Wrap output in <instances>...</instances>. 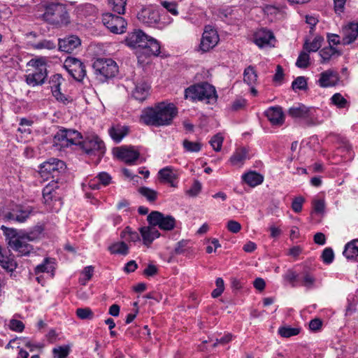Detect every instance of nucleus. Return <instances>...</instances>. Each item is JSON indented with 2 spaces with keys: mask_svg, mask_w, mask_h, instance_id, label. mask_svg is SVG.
Returning a JSON list of instances; mask_svg holds the SVG:
<instances>
[{
  "mask_svg": "<svg viewBox=\"0 0 358 358\" xmlns=\"http://www.w3.org/2000/svg\"><path fill=\"white\" fill-rule=\"evenodd\" d=\"M331 100L332 103L339 108H344L348 106V101L340 93L334 94Z\"/></svg>",
  "mask_w": 358,
  "mask_h": 358,
  "instance_id": "nucleus-45",
  "label": "nucleus"
},
{
  "mask_svg": "<svg viewBox=\"0 0 358 358\" xmlns=\"http://www.w3.org/2000/svg\"><path fill=\"white\" fill-rule=\"evenodd\" d=\"M292 87L294 90H306L308 89V84L306 78L304 76L297 77L292 83Z\"/></svg>",
  "mask_w": 358,
  "mask_h": 358,
  "instance_id": "nucleus-44",
  "label": "nucleus"
},
{
  "mask_svg": "<svg viewBox=\"0 0 358 358\" xmlns=\"http://www.w3.org/2000/svg\"><path fill=\"white\" fill-rule=\"evenodd\" d=\"M44 13L41 18L55 28L68 26L70 22V15L66 5L57 1H46L43 4Z\"/></svg>",
  "mask_w": 358,
  "mask_h": 358,
  "instance_id": "nucleus-2",
  "label": "nucleus"
},
{
  "mask_svg": "<svg viewBox=\"0 0 358 358\" xmlns=\"http://www.w3.org/2000/svg\"><path fill=\"white\" fill-rule=\"evenodd\" d=\"M8 326L11 330L17 332H22L24 329L23 322L15 319L10 320Z\"/></svg>",
  "mask_w": 358,
  "mask_h": 358,
  "instance_id": "nucleus-54",
  "label": "nucleus"
},
{
  "mask_svg": "<svg viewBox=\"0 0 358 358\" xmlns=\"http://www.w3.org/2000/svg\"><path fill=\"white\" fill-rule=\"evenodd\" d=\"M275 37L272 31L267 29H262L258 31L255 38V42L259 47H264L266 45H272V40H274Z\"/></svg>",
  "mask_w": 358,
  "mask_h": 358,
  "instance_id": "nucleus-21",
  "label": "nucleus"
},
{
  "mask_svg": "<svg viewBox=\"0 0 358 358\" xmlns=\"http://www.w3.org/2000/svg\"><path fill=\"white\" fill-rule=\"evenodd\" d=\"M313 210L316 213L323 215L325 211V203L324 200H314L313 202Z\"/></svg>",
  "mask_w": 358,
  "mask_h": 358,
  "instance_id": "nucleus-56",
  "label": "nucleus"
},
{
  "mask_svg": "<svg viewBox=\"0 0 358 358\" xmlns=\"http://www.w3.org/2000/svg\"><path fill=\"white\" fill-rule=\"evenodd\" d=\"M315 109L313 107L299 103L297 106H293L288 110V115L293 118L303 119L308 126L315 125Z\"/></svg>",
  "mask_w": 358,
  "mask_h": 358,
  "instance_id": "nucleus-9",
  "label": "nucleus"
},
{
  "mask_svg": "<svg viewBox=\"0 0 358 358\" xmlns=\"http://www.w3.org/2000/svg\"><path fill=\"white\" fill-rule=\"evenodd\" d=\"M162 6L165 8L172 15H177L178 14L177 10V3L174 1H164L161 2Z\"/></svg>",
  "mask_w": 358,
  "mask_h": 358,
  "instance_id": "nucleus-55",
  "label": "nucleus"
},
{
  "mask_svg": "<svg viewBox=\"0 0 358 358\" xmlns=\"http://www.w3.org/2000/svg\"><path fill=\"white\" fill-rule=\"evenodd\" d=\"M335 54H338V55H340L341 53L331 45H329L328 47L322 48L320 51V55L322 57L321 63H327V62L329 61L331 57Z\"/></svg>",
  "mask_w": 358,
  "mask_h": 358,
  "instance_id": "nucleus-32",
  "label": "nucleus"
},
{
  "mask_svg": "<svg viewBox=\"0 0 358 358\" xmlns=\"http://www.w3.org/2000/svg\"><path fill=\"white\" fill-rule=\"evenodd\" d=\"M177 115L178 108L173 103L160 102L152 107L144 108L140 116V121L147 126H168L172 124Z\"/></svg>",
  "mask_w": 358,
  "mask_h": 358,
  "instance_id": "nucleus-1",
  "label": "nucleus"
},
{
  "mask_svg": "<svg viewBox=\"0 0 358 358\" xmlns=\"http://www.w3.org/2000/svg\"><path fill=\"white\" fill-rule=\"evenodd\" d=\"M297 67L306 69L310 65V56L308 52L302 51L299 54L296 62Z\"/></svg>",
  "mask_w": 358,
  "mask_h": 358,
  "instance_id": "nucleus-42",
  "label": "nucleus"
},
{
  "mask_svg": "<svg viewBox=\"0 0 358 358\" xmlns=\"http://www.w3.org/2000/svg\"><path fill=\"white\" fill-rule=\"evenodd\" d=\"M138 192L151 203L155 202L157 198V192L147 187H140Z\"/></svg>",
  "mask_w": 358,
  "mask_h": 358,
  "instance_id": "nucleus-37",
  "label": "nucleus"
},
{
  "mask_svg": "<svg viewBox=\"0 0 358 358\" xmlns=\"http://www.w3.org/2000/svg\"><path fill=\"white\" fill-rule=\"evenodd\" d=\"M302 285L306 287L307 289H310L314 287L315 282V278L310 273V268L304 266L302 271Z\"/></svg>",
  "mask_w": 358,
  "mask_h": 358,
  "instance_id": "nucleus-30",
  "label": "nucleus"
},
{
  "mask_svg": "<svg viewBox=\"0 0 358 358\" xmlns=\"http://www.w3.org/2000/svg\"><path fill=\"white\" fill-rule=\"evenodd\" d=\"M97 178L100 183L105 186L109 185L111 180V177L108 173L106 172H101L99 173Z\"/></svg>",
  "mask_w": 358,
  "mask_h": 358,
  "instance_id": "nucleus-63",
  "label": "nucleus"
},
{
  "mask_svg": "<svg viewBox=\"0 0 358 358\" xmlns=\"http://www.w3.org/2000/svg\"><path fill=\"white\" fill-rule=\"evenodd\" d=\"M116 156L127 164H133L139 156V152L134 150L133 148L120 147L117 148Z\"/></svg>",
  "mask_w": 358,
  "mask_h": 358,
  "instance_id": "nucleus-16",
  "label": "nucleus"
},
{
  "mask_svg": "<svg viewBox=\"0 0 358 358\" xmlns=\"http://www.w3.org/2000/svg\"><path fill=\"white\" fill-rule=\"evenodd\" d=\"M305 199L303 196H296L293 199L292 203V208L295 213H300L302 210L303 203Z\"/></svg>",
  "mask_w": 358,
  "mask_h": 358,
  "instance_id": "nucleus-53",
  "label": "nucleus"
},
{
  "mask_svg": "<svg viewBox=\"0 0 358 358\" xmlns=\"http://www.w3.org/2000/svg\"><path fill=\"white\" fill-rule=\"evenodd\" d=\"M62 77L60 74L54 75L50 80L51 89L52 95L55 99L64 104L69 102V99L66 96L62 94L60 91L61 80Z\"/></svg>",
  "mask_w": 358,
  "mask_h": 358,
  "instance_id": "nucleus-18",
  "label": "nucleus"
},
{
  "mask_svg": "<svg viewBox=\"0 0 358 358\" xmlns=\"http://www.w3.org/2000/svg\"><path fill=\"white\" fill-rule=\"evenodd\" d=\"M77 64L83 65V62L76 57H68L64 62V66L67 70L68 67L73 68Z\"/></svg>",
  "mask_w": 358,
  "mask_h": 358,
  "instance_id": "nucleus-60",
  "label": "nucleus"
},
{
  "mask_svg": "<svg viewBox=\"0 0 358 358\" xmlns=\"http://www.w3.org/2000/svg\"><path fill=\"white\" fill-rule=\"evenodd\" d=\"M149 36L145 34L143 31L138 29L129 34L126 38L127 44L134 49L145 48L148 46Z\"/></svg>",
  "mask_w": 358,
  "mask_h": 358,
  "instance_id": "nucleus-12",
  "label": "nucleus"
},
{
  "mask_svg": "<svg viewBox=\"0 0 358 358\" xmlns=\"http://www.w3.org/2000/svg\"><path fill=\"white\" fill-rule=\"evenodd\" d=\"M137 17L140 22L150 27L157 24L160 20L159 12L150 8H143Z\"/></svg>",
  "mask_w": 358,
  "mask_h": 358,
  "instance_id": "nucleus-15",
  "label": "nucleus"
},
{
  "mask_svg": "<svg viewBox=\"0 0 358 358\" xmlns=\"http://www.w3.org/2000/svg\"><path fill=\"white\" fill-rule=\"evenodd\" d=\"M1 229L3 231V234L6 237V241H8V244L10 246V243L12 241H15V239H20L22 238H24V234L21 231H17L13 228H9L5 226H1Z\"/></svg>",
  "mask_w": 358,
  "mask_h": 358,
  "instance_id": "nucleus-26",
  "label": "nucleus"
},
{
  "mask_svg": "<svg viewBox=\"0 0 358 358\" xmlns=\"http://www.w3.org/2000/svg\"><path fill=\"white\" fill-rule=\"evenodd\" d=\"M34 49L41 50V49H47V50H53L57 47V43L51 40L44 39L38 43H36L32 45Z\"/></svg>",
  "mask_w": 358,
  "mask_h": 358,
  "instance_id": "nucleus-41",
  "label": "nucleus"
},
{
  "mask_svg": "<svg viewBox=\"0 0 358 358\" xmlns=\"http://www.w3.org/2000/svg\"><path fill=\"white\" fill-rule=\"evenodd\" d=\"M149 86L145 83H140L136 85L133 91V96L139 101H143L148 95Z\"/></svg>",
  "mask_w": 358,
  "mask_h": 358,
  "instance_id": "nucleus-28",
  "label": "nucleus"
},
{
  "mask_svg": "<svg viewBox=\"0 0 358 358\" xmlns=\"http://www.w3.org/2000/svg\"><path fill=\"white\" fill-rule=\"evenodd\" d=\"M150 225H157L159 228L164 231H171L175 228L176 219L169 215H165L157 210L152 211L147 217Z\"/></svg>",
  "mask_w": 358,
  "mask_h": 358,
  "instance_id": "nucleus-8",
  "label": "nucleus"
},
{
  "mask_svg": "<svg viewBox=\"0 0 358 358\" xmlns=\"http://www.w3.org/2000/svg\"><path fill=\"white\" fill-rule=\"evenodd\" d=\"M298 276L299 274L296 271H293L292 269H289L287 271L283 278L284 280L291 284L292 287H295Z\"/></svg>",
  "mask_w": 358,
  "mask_h": 358,
  "instance_id": "nucleus-50",
  "label": "nucleus"
},
{
  "mask_svg": "<svg viewBox=\"0 0 358 358\" xmlns=\"http://www.w3.org/2000/svg\"><path fill=\"white\" fill-rule=\"evenodd\" d=\"M69 348L68 346H60L54 348L52 352L57 358H66L69 353Z\"/></svg>",
  "mask_w": 358,
  "mask_h": 358,
  "instance_id": "nucleus-52",
  "label": "nucleus"
},
{
  "mask_svg": "<svg viewBox=\"0 0 358 358\" xmlns=\"http://www.w3.org/2000/svg\"><path fill=\"white\" fill-rule=\"evenodd\" d=\"M68 72L76 80L80 82L86 76L85 66L83 63V65L77 64L73 68L68 67Z\"/></svg>",
  "mask_w": 358,
  "mask_h": 358,
  "instance_id": "nucleus-29",
  "label": "nucleus"
},
{
  "mask_svg": "<svg viewBox=\"0 0 358 358\" xmlns=\"http://www.w3.org/2000/svg\"><path fill=\"white\" fill-rule=\"evenodd\" d=\"M343 45H349L353 43L358 36V23L350 22L343 29Z\"/></svg>",
  "mask_w": 358,
  "mask_h": 358,
  "instance_id": "nucleus-20",
  "label": "nucleus"
},
{
  "mask_svg": "<svg viewBox=\"0 0 358 358\" xmlns=\"http://www.w3.org/2000/svg\"><path fill=\"white\" fill-rule=\"evenodd\" d=\"M201 189V184L198 180L194 181L192 187L187 191V194L192 196H196Z\"/></svg>",
  "mask_w": 358,
  "mask_h": 358,
  "instance_id": "nucleus-62",
  "label": "nucleus"
},
{
  "mask_svg": "<svg viewBox=\"0 0 358 358\" xmlns=\"http://www.w3.org/2000/svg\"><path fill=\"white\" fill-rule=\"evenodd\" d=\"M265 115L273 125H282L285 121V115L280 106H272L265 111Z\"/></svg>",
  "mask_w": 358,
  "mask_h": 358,
  "instance_id": "nucleus-19",
  "label": "nucleus"
},
{
  "mask_svg": "<svg viewBox=\"0 0 358 358\" xmlns=\"http://www.w3.org/2000/svg\"><path fill=\"white\" fill-rule=\"evenodd\" d=\"M247 155L248 150L245 148H239L230 157V162L233 165L241 164L247 158Z\"/></svg>",
  "mask_w": 358,
  "mask_h": 358,
  "instance_id": "nucleus-31",
  "label": "nucleus"
},
{
  "mask_svg": "<svg viewBox=\"0 0 358 358\" xmlns=\"http://www.w3.org/2000/svg\"><path fill=\"white\" fill-rule=\"evenodd\" d=\"M324 38L322 36H316L311 43L306 41L303 44V49L308 52L317 51L321 45Z\"/></svg>",
  "mask_w": 358,
  "mask_h": 358,
  "instance_id": "nucleus-35",
  "label": "nucleus"
},
{
  "mask_svg": "<svg viewBox=\"0 0 358 358\" xmlns=\"http://www.w3.org/2000/svg\"><path fill=\"white\" fill-rule=\"evenodd\" d=\"M338 81V73L336 71L329 69L320 73L318 83L320 87H328L336 85Z\"/></svg>",
  "mask_w": 358,
  "mask_h": 358,
  "instance_id": "nucleus-17",
  "label": "nucleus"
},
{
  "mask_svg": "<svg viewBox=\"0 0 358 358\" xmlns=\"http://www.w3.org/2000/svg\"><path fill=\"white\" fill-rule=\"evenodd\" d=\"M343 255L348 259H355L358 256V239L348 242L345 245Z\"/></svg>",
  "mask_w": 358,
  "mask_h": 358,
  "instance_id": "nucleus-24",
  "label": "nucleus"
},
{
  "mask_svg": "<svg viewBox=\"0 0 358 358\" xmlns=\"http://www.w3.org/2000/svg\"><path fill=\"white\" fill-rule=\"evenodd\" d=\"M227 228L230 232L236 234L241 229V225L239 222L231 220L227 222Z\"/></svg>",
  "mask_w": 358,
  "mask_h": 358,
  "instance_id": "nucleus-59",
  "label": "nucleus"
},
{
  "mask_svg": "<svg viewBox=\"0 0 358 358\" xmlns=\"http://www.w3.org/2000/svg\"><path fill=\"white\" fill-rule=\"evenodd\" d=\"M81 45V40L76 35L66 36L63 38L58 39L59 50L66 53H72Z\"/></svg>",
  "mask_w": 358,
  "mask_h": 358,
  "instance_id": "nucleus-13",
  "label": "nucleus"
},
{
  "mask_svg": "<svg viewBox=\"0 0 358 358\" xmlns=\"http://www.w3.org/2000/svg\"><path fill=\"white\" fill-rule=\"evenodd\" d=\"M57 183L55 182L53 184L49 183L43 189V197L45 200V203H48L52 200L55 196V189L58 188Z\"/></svg>",
  "mask_w": 358,
  "mask_h": 358,
  "instance_id": "nucleus-34",
  "label": "nucleus"
},
{
  "mask_svg": "<svg viewBox=\"0 0 358 358\" xmlns=\"http://www.w3.org/2000/svg\"><path fill=\"white\" fill-rule=\"evenodd\" d=\"M322 259L326 264L332 263L334 259V253L331 248H326L322 253Z\"/></svg>",
  "mask_w": 358,
  "mask_h": 358,
  "instance_id": "nucleus-49",
  "label": "nucleus"
},
{
  "mask_svg": "<svg viewBox=\"0 0 358 358\" xmlns=\"http://www.w3.org/2000/svg\"><path fill=\"white\" fill-rule=\"evenodd\" d=\"M244 81L248 85H252L255 84L257 79V75L254 68L249 66L244 71Z\"/></svg>",
  "mask_w": 358,
  "mask_h": 358,
  "instance_id": "nucleus-36",
  "label": "nucleus"
},
{
  "mask_svg": "<svg viewBox=\"0 0 358 358\" xmlns=\"http://www.w3.org/2000/svg\"><path fill=\"white\" fill-rule=\"evenodd\" d=\"M159 178L165 182H168L171 187H176L174 180L176 179V176L173 173V169L170 167H166L161 169L159 173Z\"/></svg>",
  "mask_w": 358,
  "mask_h": 358,
  "instance_id": "nucleus-27",
  "label": "nucleus"
},
{
  "mask_svg": "<svg viewBox=\"0 0 358 358\" xmlns=\"http://www.w3.org/2000/svg\"><path fill=\"white\" fill-rule=\"evenodd\" d=\"M76 315L81 320H91L94 317V313L90 308H78Z\"/></svg>",
  "mask_w": 358,
  "mask_h": 358,
  "instance_id": "nucleus-47",
  "label": "nucleus"
},
{
  "mask_svg": "<svg viewBox=\"0 0 358 358\" xmlns=\"http://www.w3.org/2000/svg\"><path fill=\"white\" fill-rule=\"evenodd\" d=\"M124 234H128L129 239L131 241H140L139 234L136 231H131V228L127 227L122 232V237H124Z\"/></svg>",
  "mask_w": 358,
  "mask_h": 358,
  "instance_id": "nucleus-58",
  "label": "nucleus"
},
{
  "mask_svg": "<svg viewBox=\"0 0 358 358\" xmlns=\"http://www.w3.org/2000/svg\"><path fill=\"white\" fill-rule=\"evenodd\" d=\"M108 250L112 254L126 255L129 252V248L127 245L123 241L117 242L111 245L108 248Z\"/></svg>",
  "mask_w": 358,
  "mask_h": 358,
  "instance_id": "nucleus-33",
  "label": "nucleus"
},
{
  "mask_svg": "<svg viewBox=\"0 0 358 358\" xmlns=\"http://www.w3.org/2000/svg\"><path fill=\"white\" fill-rule=\"evenodd\" d=\"M218 41L219 36L217 31L212 29L210 26H206L202 35L199 50L202 52H206L213 48Z\"/></svg>",
  "mask_w": 358,
  "mask_h": 358,
  "instance_id": "nucleus-11",
  "label": "nucleus"
},
{
  "mask_svg": "<svg viewBox=\"0 0 358 358\" xmlns=\"http://www.w3.org/2000/svg\"><path fill=\"white\" fill-rule=\"evenodd\" d=\"M108 132L111 138L116 143H119L128 134L129 127L120 125L113 126L109 129Z\"/></svg>",
  "mask_w": 358,
  "mask_h": 358,
  "instance_id": "nucleus-23",
  "label": "nucleus"
},
{
  "mask_svg": "<svg viewBox=\"0 0 358 358\" xmlns=\"http://www.w3.org/2000/svg\"><path fill=\"white\" fill-rule=\"evenodd\" d=\"M47 71L43 73V69H41V71H35L34 73L26 76V82L28 85L32 86L41 85L45 83Z\"/></svg>",
  "mask_w": 358,
  "mask_h": 358,
  "instance_id": "nucleus-22",
  "label": "nucleus"
},
{
  "mask_svg": "<svg viewBox=\"0 0 358 358\" xmlns=\"http://www.w3.org/2000/svg\"><path fill=\"white\" fill-rule=\"evenodd\" d=\"M31 66L35 67V71H41L43 69V72L47 71L46 64L43 59H31L30 61Z\"/></svg>",
  "mask_w": 358,
  "mask_h": 358,
  "instance_id": "nucleus-57",
  "label": "nucleus"
},
{
  "mask_svg": "<svg viewBox=\"0 0 358 358\" xmlns=\"http://www.w3.org/2000/svg\"><path fill=\"white\" fill-rule=\"evenodd\" d=\"M322 325V322L319 318H315L310 320L309 327L312 331H316L319 330Z\"/></svg>",
  "mask_w": 358,
  "mask_h": 358,
  "instance_id": "nucleus-64",
  "label": "nucleus"
},
{
  "mask_svg": "<svg viewBox=\"0 0 358 358\" xmlns=\"http://www.w3.org/2000/svg\"><path fill=\"white\" fill-rule=\"evenodd\" d=\"M148 41V46L144 49L149 50L150 53L155 56L159 55L160 53V45L159 42L150 36L149 37Z\"/></svg>",
  "mask_w": 358,
  "mask_h": 358,
  "instance_id": "nucleus-43",
  "label": "nucleus"
},
{
  "mask_svg": "<svg viewBox=\"0 0 358 358\" xmlns=\"http://www.w3.org/2000/svg\"><path fill=\"white\" fill-rule=\"evenodd\" d=\"M223 142V137L220 134L215 135L210 141V144L213 147V150L218 152L221 150Z\"/></svg>",
  "mask_w": 358,
  "mask_h": 358,
  "instance_id": "nucleus-51",
  "label": "nucleus"
},
{
  "mask_svg": "<svg viewBox=\"0 0 358 358\" xmlns=\"http://www.w3.org/2000/svg\"><path fill=\"white\" fill-rule=\"evenodd\" d=\"M92 67L95 74L104 79L113 78L118 72L116 62L110 58H97L94 61Z\"/></svg>",
  "mask_w": 358,
  "mask_h": 358,
  "instance_id": "nucleus-6",
  "label": "nucleus"
},
{
  "mask_svg": "<svg viewBox=\"0 0 358 358\" xmlns=\"http://www.w3.org/2000/svg\"><path fill=\"white\" fill-rule=\"evenodd\" d=\"M185 97L189 98L192 101H204L207 103L215 102L217 99L216 90L214 86L202 83L189 86L185 90Z\"/></svg>",
  "mask_w": 358,
  "mask_h": 358,
  "instance_id": "nucleus-3",
  "label": "nucleus"
},
{
  "mask_svg": "<svg viewBox=\"0 0 358 358\" xmlns=\"http://www.w3.org/2000/svg\"><path fill=\"white\" fill-rule=\"evenodd\" d=\"M66 166L65 163L56 158H51L43 162L40 166V173L43 176L48 178L50 175L52 178V182L58 183L61 180L62 176L65 173Z\"/></svg>",
  "mask_w": 358,
  "mask_h": 358,
  "instance_id": "nucleus-5",
  "label": "nucleus"
},
{
  "mask_svg": "<svg viewBox=\"0 0 358 358\" xmlns=\"http://www.w3.org/2000/svg\"><path fill=\"white\" fill-rule=\"evenodd\" d=\"M127 0H108L110 4L113 6V9L118 14H124L125 10Z\"/></svg>",
  "mask_w": 358,
  "mask_h": 358,
  "instance_id": "nucleus-46",
  "label": "nucleus"
},
{
  "mask_svg": "<svg viewBox=\"0 0 358 358\" xmlns=\"http://www.w3.org/2000/svg\"><path fill=\"white\" fill-rule=\"evenodd\" d=\"M0 265L7 271H13L17 267V263L13 259L5 257L2 252L0 253Z\"/></svg>",
  "mask_w": 358,
  "mask_h": 358,
  "instance_id": "nucleus-38",
  "label": "nucleus"
},
{
  "mask_svg": "<svg viewBox=\"0 0 358 358\" xmlns=\"http://www.w3.org/2000/svg\"><path fill=\"white\" fill-rule=\"evenodd\" d=\"M102 22L112 33L122 34L125 31L127 22L119 15L106 13L103 15Z\"/></svg>",
  "mask_w": 358,
  "mask_h": 358,
  "instance_id": "nucleus-10",
  "label": "nucleus"
},
{
  "mask_svg": "<svg viewBox=\"0 0 358 358\" xmlns=\"http://www.w3.org/2000/svg\"><path fill=\"white\" fill-rule=\"evenodd\" d=\"M185 150L190 152H198L202 148V144L199 142H192L187 139H185L182 142Z\"/></svg>",
  "mask_w": 358,
  "mask_h": 358,
  "instance_id": "nucleus-40",
  "label": "nucleus"
},
{
  "mask_svg": "<svg viewBox=\"0 0 358 358\" xmlns=\"http://www.w3.org/2000/svg\"><path fill=\"white\" fill-rule=\"evenodd\" d=\"M83 136L80 132L74 129H62L54 136V143L61 147L69 145H80Z\"/></svg>",
  "mask_w": 358,
  "mask_h": 358,
  "instance_id": "nucleus-7",
  "label": "nucleus"
},
{
  "mask_svg": "<svg viewBox=\"0 0 358 358\" xmlns=\"http://www.w3.org/2000/svg\"><path fill=\"white\" fill-rule=\"evenodd\" d=\"M80 148L89 156H96L99 164L106 152L103 141L97 135H90L82 140Z\"/></svg>",
  "mask_w": 358,
  "mask_h": 358,
  "instance_id": "nucleus-4",
  "label": "nucleus"
},
{
  "mask_svg": "<svg viewBox=\"0 0 358 358\" xmlns=\"http://www.w3.org/2000/svg\"><path fill=\"white\" fill-rule=\"evenodd\" d=\"M34 232H31L28 234H24V238L20 239H15L10 243V247L14 250L18 252L21 256L28 255L31 250H33V247L27 243L25 240L32 241L35 236H33Z\"/></svg>",
  "mask_w": 358,
  "mask_h": 358,
  "instance_id": "nucleus-14",
  "label": "nucleus"
},
{
  "mask_svg": "<svg viewBox=\"0 0 358 358\" xmlns=\"http://www.w3.org/2000/svg\"><path fill=\"white\" fill-rule=\"evenodd\" d=\"M300 332L299 328H292L289 326L281 327L278 329V334L283 338H289L298 335Z\"/></svg>",
  "mask_w": 358,
  "mask_h": 358,
  "instance_id": "nucleus-39",
  "label": "nucleus"
},
{
  "mask_svg": "<svg viewBox=\"0 0 358 358\" xmlns=\"http://www.w3.org/2000/svg\"><path fill=\"white\" fill-rule=\"evenodd\" d=\"M242 178L243 181L250 187H255L260 185L264 180L263 176L255 171H250L243 174Z\"/></svg>",
  "mask_w": 358,
  "mask_h": 358,
  "instance_id": "nucleus-25",
  "label": "nucleus"
},
{
  "mask_svg": "<svg viewBox=\"0 0 358 358\" xmlns=\"http://www.w3.org/2000/svg\"><path fill=\"white\" fill-rule=\"evenodd\" d=\"M188 243V241L186 240H182L179 241L173 250L174 255H181L185 252V248Z\"/></svg>",
  "mask_w": 358,
  "mask_h": 358,
  "instance_id": "nucleus-61",
  "label": "nucleus"
},
{
  "mask_svg": "<svg viewBox=\"0 0 358 358\" xmlns=\"http://www.w3.org/2000/svg\"><path fill=\"white\" fill-rule=\"evenodd\" d=\"M139 230L143 238V243L149 247L153 241L151 234H150V228L143 227H141Z\"/></svg>",
  "mask_w": 358,
  "mask_h": 358,
  "instance_id": "nucleus-48",
  "label": "nucleus"
}]
</instances>
